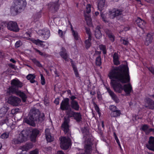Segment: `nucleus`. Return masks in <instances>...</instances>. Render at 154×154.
Instances as JSON below:
<instances>
[{
  "label": "nucleus",
  "instance_id": "nucleus-1",
  "mask_svg": "<svg viewBox=\"0 0 154 154\" xmlns=\"http://www.w3.org/2000/svg\"><path fill=\"white\" fill-rule=\"evenodd\" d=\"M108 76L111 79V85L115 91L121 93L124 90L127 95H129L133 91L130 84H125L122 86L114 80L116 79L123 83L130 82V77L127 64H122L118 67L112 66L109 72Z\"/></svg>",
  "mask_w": 154,
  "mask_h": 154
},
{
  "label": "nucleus",
  "instance_id": "nucleus-2",
  "mask_svg": "<svg viewBox=\"0 0 154 154\" xmlns=\"http://www.w3.org/2000/svg\"><path fill=\"white\" fill-rule=\"evenodd\" d=\"M11 86L9 88L8 90V92L15 94L22 98L23 102H26L27 98L26 95L21 91L17 90L18 88L22 87V83L17 79H15L11 81Z\"/></svg>",
  "mask_w": 154,
  "mask_h": 154
},
{
  "label": "nucleus",
  "instance_id": "nucleus-3",
  "mask_svg": "<svg viewBox=\"0 0 154 154\" xmlns=\"http://www.w3.org/2000/svg\"><path fill=\"white\" fill-rule=\"evenodd\" d=\"M40 112L38 109H31L28 116V118L25 120V122L28 124L35 126V121L38 120H42L44 119V115L43 113L41 114L40 117Z\"/></svg>",
  "mask_w": 154,
  "mask_h": 154
},
{
  "label": "nucleus",
  "instance_id": "nucleus-4",
  "mask_svg": "<svg viewBox=\"0 0 154 154\" xmlns=\"http://www.w3.org/2000/svg\"><path fill=\"white\" fill-rule=\"evenodd\" d=\"M26 5V0H14L11 8V14L14 15H16L23 10Z\"/></svg>",
  "mask_w": 154,
  "mask_h": 154
},
{
  "label": "nucleus",
  "instance_id": "nucleus-5",
  "mask_svg": "<svg viewBox=\"0 0 154 154\" xmlns=\"http://www.w3.org/2000/svg\"><path fill=\"white\" fill-rule=\"evenodd\" d=\"M121 14L122 12L121 11L117 9H114L109 12V14H108L106 12H104L103 13H101L100 15L103 21L105 23H107L109 21L108 16H109L112 19Z\"/></svg>",
  "mask_w": 154,
  "mask_h": 154
},
{
  "label": "nucleus",
  "instance_id": "nucleus-6",
  "mask_svg": "<svg viewBox=\"0 0 154 154\" xmlns=\"http://www.w3.org/2000/svg\"><path fill=\"white\" fill-rule=\"evenodd\" d=\"M75 112L71 109L68 110L66 112V115L68 118L65 117V120L62 125V129L65 133L69 132V126L68 123L69 121V118L73 117Z\"/></svg>",
  "mask_w": 154,
  "mask_h": 154
},
{
  "label": "nucleus",
  "instance_id": "nucleus-7",
  "mask_svg": "<svg viewBox=\"0 0 154 154\" xmlns=\"http://www.w3.org/2000/svg\"><path fill=\"white\" fill-rule=\"evenodd\" d=\"M71 145V140L69 138L62 137L60 138V146L63 149H67Z\"/></svg>",
  "mask_w": 154,
  "mask_h": 154
},
{
  "label": "nucleus",
  "instance_id": "nucleus-8",
  "mask_svg": "<svg viewBox=\"0 0 154 154\" xmlns=\"http://www.w3.org/2000/svg\"><path fill=\"white\" fill-rule=\"evenodd\" d=\"M8 102L13 106H17L20 104L21 100L17 97L12 96L9 97Z\"/></svg>",
  "mask_w": 154,
  "mask_h": 154
},
{
  "label": "nucleus",
  "instance_id": "nucleus-9",
  "mask_svg": "<svg viewBox=\"0 0 154 154\" xmlns=\"http://www.w3.org/2000/svg\"><path fill=\"white\" fill-rule=\"evenodd\" d=\"M38 33L40 36L45 40L48 39L50 35V31L47 29L39 30L38 31Z\"/></svg>",
  "mask_w": 154,
  "mask_h": 154
},
{
  "label": "nucleus",
  "instance_id": "nucleus-10",
  "mask_svg": "<svg viewBox=\"0 0 154 154\" xmlns=\"http://www.w3.org/2000/svg\"><path fill=\"white\" fill-rule=\"evenodd\" d=\"M7 25L8 29L10 30L17 32L19 30L17 23L15 22L10 21L8 23Z\"/></svg>",
  "mask_w": 154,
  "mask_h": 154
},
{
  "label": "nucleus",
  "instance_id": "nucleus-11",
  "mask_svg": "<svg viewBox=\"0 0 154 154\" xmlns=\"http://www.w3.org/2000/svg\"><path fill=\"white\" fill-rule=\"evenodd\" d=\"M86 32L88 35V38L85 41V47L87 48H88L91 45V33L90 29L86 28Z\"/></svg>",
  "mask_w": 154,
  "mask_h": 154
},
{
  "label": "nucleus",
  "instance_id": "nucleus-12",
  "mask_svg": "<svg viewBox=\"0 0 154 154\" xmlns=\"http://www.w3.org/2000/svg\"><path fill=\"white\" fill-rule=\"evenodd\" d=\"M69 99L68 98L64 99L62 100L60 108L63 110L68 109L69 107Z\"/></svg>",
  "mask_w": 154,
  "mask_h": 154
},
{
  "label": "nucleus",
  "instance_id": "nucleus-13",
  "mask_svg": "<svg viewBox=\"0 0 154 154\" xmlns=\"http://www.w3.org/2000/svg\"><path fill=\"white\" fill-rule=\"evenodd\" d=\"M59 0H57L55 2H52L48 5V7L50 9L53 11H56L58 9L59 4L58 2Z\"/></svg>",
  "mask_w": 154,
  "mask_h": 154
},
{
  "label": "nucleus",
  "instance_id": "nucleus-14",
  "mask_svg": "<svg viewBox=\"0 0 154 154\" xmlns=\"http://www.w3.org/2000/svg\"><path fill=\"white\" fill-rule=\"evenodd\" d=\"M91 143L90 140L88 139L87 142L85 146V154L81 153V154H90L91 151Z\"/></svg>",
  "mask_w": 154,
  "mask_h": 154
},
{
  "label": "nucleus",
  "instance_id": "nucleus-15",
  "mask_svg": "<svg viewBox=\"0 0 154 154\" xmlns=\"http://www.w3.org/2000/svg\"><path fill=\"white\" fill-rule=\"evenodd\" d=\"M147 148L149 150L154 151V137H150L148 143L146 145Z\"/></svg>",
  "mask_w": 154,
  "mask_h": 154
},
{
  "label": "nucleus",
  "instance_id": "nucleus-16",
  "mask_svg": "<svg viewBox=\"0 0 154 154\" xmlns=\"http://www.w3.org/2000/svg\"><path fill=\"white\" fill-rule=\"evenodd\" d=\"M25 132L23 131L22 132L19 134L18 138L19 140H21V143L26 141L27 140L28 135L27 134H24Z\"/></svg>",
  "mask_w": 154,
  "mask_h": 154
},
{
  "label": "nucleus",
  "instance_id": "nucleus-17",
  "mask_svg": "<svg viewBox=\"0 0 154 154\" xmlns=\"http://www.w3.org/2000/svg\"><path fill=\"white\" fill-rule=\"evenodd\" d=\"M145 102L147 104L146 107H148L149 108L153 109L154 108V102L149 98H146L145 99Z\"/></svg>",
  "mask_w": 154,
  "mask_h": 154
},
{
  "label": "nucleus",
  "instance_id": "nucleus-18",
  "mask_svg": "<svg viewBox=\"0 0 154 154\" xmlns=\"http://www.w3.org/2000/svg\"><path fill=\"white\" fill-rule=\"evenodd\" d=\"M70 106L72 109L76 111H78L80 108V106L78 102L75 100L71 101Z\"/></svg>",
  "mask_w": 154,
  "mask_h": 154
},
{
  "label": "nucleus",
  "instance_id": "nucleus-19",
  "mask_svg": "<svg viewBox=\"0 0 154 154\" xmlns=\"http://www.w3.org/2000/svg\"><path fill=\"white\" fill-rule=\"evenodd\" d=\"M45 134L47 140L48 142H51L54 140V138L52 137L50 133L49 129L47 128L45 130Z\"/></svg>",
  "mask_w": 154,
  "mask_h": 154
},
{
  "label": "nucleus",
  "instance_id": "nucleus-20",
  "mask_svg": "<svg viewBox=\"0 0 154 154\" xmlns=\"http://www.w3.org/2000/svg\"><path fill=\"white\" fill-rule=\"evenodd\" d=\"M39 131L37 129H34L32 131V133L30 137V139L31 141L35 142L36 138L39 134Z\"/></svg>",
  "mask_w": 154,
  "mask_h": 154
},
{
  "label": "nucleus",
  "instance_id": "nucleus-21",
  "mask_svg": "<svg viewBox=\"0 0 154 154\" xmlns=\"http://www.w3.org/2000/svg\"><path fill=\"white\" fill-rule=\"evenodd\" d=\"M107 91L109 93L112 99L115 101L116 103H118L119 102V100L117 97L113 92L110 89L108 88H107Z\"/></svg>",
  "mask_w": 154,
  "mask_h": 154
},
{
  "label": "nucleus",
  "instance_id": "nucleus-22",
  "mask_svg": "<svg viewBox=\"0 0 154 154\" xmlns=\"http://www.w3.org/2000/svg\"><path fill=\"white\" fill-rule=\"evenodd\" d=\"M136 22L137 26L141 28H143L146 24V22L145 21L139 17L136 20Z\"/></svg>",
  "mask_w": 154,
  "mask_h": 154
},
{
  "label": "nucleus",
  "instance_id": "nucleus-23",
  "mask_svg": "<svg viewBox=\"0 0 154 154\" xmlns=\"http://www.w3.org/2000/svg\"><path fill=\"white\" fill-rule=\"evenodd\" d=\"M60 54L61 56L65 60L68 61L69 59L68 58V55L66 52V49L62 48V51L60 53Z\"/></svg>",
  "mask_w": 154,
  "mask_h": 154
},
{
  "label": "nucleus",
  "instance_id": "nucleus-24",
  "mask_svg": "<svg viewBox=\"0 0 154 154\" xmlns=\"http://www.w3.org/2000/svg\"><path fill=\"white\" fill-rule=\"evenodd\" d=\"M32 42L35 44L40 45L42 47H44L45 45V43H46L44 42H42L39 39L35 40L33 39H31Z\"/></svg>",
  "mask_w": 154,
  "mask_h": 154
},
{
  "label": "nucleus",
  "instance_id": "nucleus-25",
  "mask_svg": "<svg viewBox=\"0 0 154 154\" xmlns=\"http://www.w3.org/2000/svg\"><path fill=\"white\" fill-rule=\"evenodd\" d=\"M113 61L114 65H118L120 64V61L119 60V57L118 54L116 53H115L113 55Z\"/></svg>",
  "mask_w": 154,
  "mask_h": 154
},
{
  "label": "nucleus",
  "instance_id": "nucleus-26",
  "mask_svg": "<svg viewBox=\"0 0 154 154\" xmlns=\"http://www.w3.org/2000/svg\"><path fill=\"white\" fill-rule=\"evenodd\" d=\"M152 40V36L150 34H148L146 37L144 41L145 45H149L151 43Z\"/></svg>",
  "mask_w": 154,
  "mask_h": 154
},
{
  "label": "nucleus",
  "instance_id": "nucleus-27",
  "mask_svg": "<svg viewBox=\"0 0 154 154\" xmlns=\"http://www.w3.org/2000/svg\"><path fill=\"white\" fill-rule=\"evenodd\" d=\"M105 3V0H99L98 2V10L101 11L104 6Z\"/></svg>",
  "mask_w": 154,
  "mask_h": 154
},
{
  "label": "nucleus",
  "instance_id": "nucleus-28",
  "mask_svg": "<svg viewBox=\"0 0 154 154\" xmlns=\"http://www.w3.org/2000/svg\"><path fill=\"white\" fill-rule=\"evenodd\" d=\"M99 28L100 27L97 26L95 32V35L97 39H100L102 37V34L99 29Z\"/></svg>",
  "mask_w": 154,
  "mask_h": 154
},
{
  "label": "nucleus",
  "instance_id": "nucleus-29",
  "mask_svg": "<svg viewBox=\"0 0 154 154\" xmlns=\"http://www.w3.org/2000/svg\"><path fill=\"white\" fill-rule=\"evenodd\" d=\"M35 76L34 74H29L26 76L27 79L29 80L31 83H34L35 81Z\"/></svg>",
  "mask_w": 154,
  "mask_h": 154
},
{
  "label": "nucleus",
  "instance_id": "nucleus-30",
  "mask_svg": "<svg viewBox=\"0 0 154 154\" xmlns=\"http://www.w3.org/2000/svg\"><path fill=\"white\" fill-rule=\"evenodd\" d=\"M8 109L7 108L3 107L0 109V117H2L5 115Z\"/></svg>",
  "mask_w": 154,
  "mask_h": 154
},
{
  "label": "nucleus",
  "instance_id": "nucleus-31",
  "mask_svg": "<svg viewBox=\"0 0 154 154\" xmlns=\"http://www.w3.org/2000/svg\"><path fill=\"white\" fill-rule=\"evenodd\" d=\"M71 29L72 31V35L73 36L75 39L76 40H79L80 39V38L78 35L77 32L76 31H75L74 30L72 26L71 28Z\"/></svg>",
  "mask_w": 154,
  "mask_h": 154
},
{
  "label": "nucleus",
  "instance_id": "nucleus-32",
  "mask_svg": "<svg viewBox=\"0 0 154 154\" xmlns=\"http://www.w3.org/2000/svg\"><path fill=\"white\" fill-rule=\"evenodd\" d=\"M142 129L145 132L146 134H148L152 130L151 129H149L148 126L146 125H143L142 127Z\"/></svg>",
  "mask_w": 154,
  "mask_h": 154
},
{
  "label": "nucleus",
  "instance_id": "nucleus-33",
  "mask_svg": "<svg viewBox=\"0 0 154 154\" xmlns=\"http://www.w3.org/2000/svg\"><path fill=\"white\" fill-rule=\"evenodd\" d=\"M121 113L120 111L117 109L116 111L112 112L110 114V115L112 117H117L119 116Z\"/></svg>",
  "mask_w": 154,
  "mask_h": 154
},
{
  "label": "nucleus",
  "instance_id": "nucleus-34",
  "mask_svg": "<svg viewBox=\"0 0 154 154\" xmlns=\"http://www.w3.org/2000/svg\"><path fill=\"white\" fill-rule=\"evenodd\" d=\"M73 117L74 119L78 122L80 121L82 119L81 115L80 113L79 112H75Z\"/></svg>",
  "mask_w": 154,
  "mask_h": 154
},
{
  "label": "nucleus",
  "instance_id": "nucleus-35",
  "mask_svg": "<svg viewBox=\"0 0 154 154\" xmlns=\"http://www.w3.org/2000/svg\"><path fill=\"white\" fill-rule=\"evenodd\" d=\"M33 147V145L31 143H29L26 144L22 147V149L25 150L27 151L29 149L32 148Z\"/></svg>",
  "mask_w": 154,
  "mask_h": 154
},
{
  "label": "nucleus",
  "instance_id": "nucleus-36",
  "mask_svg": "<svg viewBox=\"0 0 154 154\" xmlns=\"http://www.w3.org/2000/svg\"><path fill=\"white\" fill-rule=\"evenodd\" d=\"M71 65L73 69L74 70L75 76L77 78L79 77V74L78 72L77 68L73 64L72 61H71Z\"/></svg>",
  "mask_w": 154,
  "mask_h": 154
},
{
  "label": "nucleus",
  "instance_id": "nucleus-37",
  "mask_svg": "<svg viewBox=\"0 0 154 154\" xmlns=\"http://www.w3.org/2000/svg\"><path fill=\"white\" fill-rule=\"evenodd\" d=\"M85 20L86 21L87 23L88 26H92V23L91 22V19L89 15L85 16Z\"/></svg>",
  "mask_w": 154,
  "mask_h": 154
},
{
  "label": "nucleus",
  "instance_id": "nucleus-38",
  "mask_svg": "<svg viewBox=\"0 0 154 154\" xmlns=\"http://www.w3.org/2000/svg\"><path fill=\"white\" fill-rule=\"evenodd\" d=\"M58 34L60 37L62 38H64L65 35L66 33V31H63L62 30L59 29L58 30Z\"/></svg>",
  "mask_w": 154,
  "mask_h": 154
},
{
  "label": "nucleus",
  "instance_id": "nucleus-39",
  "mask_svg": "<svg viewBox=\"0 0 154 154\" xmlns=\"http://www.w3.org/2000/svg\"><path fill=\"white\" fill-rule=\"evenodd\" d=\"M21 140H19L17 137L13 140L12 143L14 144H19L21 143Z\"/></svg>",
  "mask_w": 154,
  "mask_h": 154
},
{
  "label": "nucleus",
  "instance_id": "nucleus-40",
  "mask_svg": "<svg viewBox=\"0 0 154 154\" xmlns=\"http://www.w3.org/2000/svg\"><path fill=\"white\" fill-rule=\"evenodd\" d=\"M32 62L38 66L40 67L42 66L41 64L35 58H33L32 59Z\"/></svg>",
  "mask_w": 154,
  "mask_h": 154
},
{
  "label": "nucleus",
  "instance_id": "nucleus-41",
  "mask_svg": "<svg viewBox=\"0 0 154 154\" xmlns=\"http://www.w3.org/2000/svg\"><path fill=\"white\" fill-rule=\"evenodd\" d=\"M100 49L102 50L103 54H105L106 53V48L105 46L103 45H100L99 46Z\"/></svg>",
  "mask_w": 154,
  "mask_h": 154
},
{
  "label": "nucleus",
  "instance_id": "nucleus-42",
  "mask_svg": "<svg viewBox=\"0 0 154 154\" xmlns=\"http://www.w3.org/2000/svg\"><path fill=\"white\" fill-rule=\"evenodd\" d=\"M96 63L97 65L100 66L101 63V59L100 56L97 57L96 60Z\"/></svg>",
  "mask_w": 154,
  "mask_h": 154
},
{
  "label": "nucleus",
  "instance_id": "nucleus-43",
  "mask_svg": "<svg viewBox=\"0 0 154 154\" xmlns=\"http://www.w3.org/2000/svg\"><path fill=\"white\" fill-rule=\"evenodd\" d=\"M106 32L108 35V36L109 38H110V40L112 42H113L115 40L114 36L111 33H110V32L108 33L106 31Z\"/></svg>",
  "mask_w": 154,
  "mask_h": 154
},
{
  "label": "nucleus",
  "instance_id": "nucleus-44",
  "mask_svg": "<svg viewBox=\"0 0 154 154\" xmlns=\"http://www.w3.org/2000/svg\"><path fill=\"white\" fill-rule=\"evenodd\" d=\"M91 5L90 4H88L87 5L86 7V11L87 13H89L91 12Z\"/></svg>",
  "mask_w": 154,
  "mask_h": 154
},
{
  "label": "nucleus",
  "instance_id": "nucleus-45",
  "mask_svg": "<svg viewBox=\"0 0 154 154\" xmlns=\"http://www.w3.org/2000/svg\"><path fill=\"white\" fill-rule=\"evenodd\" d=\"M9 134L8 133L5 132L2 134L1 136V138L4 139L7 138L9 136Z\"/></svg>",
  "mask_w": 154,
  "mask_h": 154
},
{
  "label": "nucleus",
  "instance_id": "nucleus-46",
  "mask_svg": "<svg viewBox=\"0 0 154 154\" xmlns=\"http://www.w3.org/2000/svg\"><path fill=\"white\" fill-rule=\"evenodd\" d=\"M41 83L42 85H44L45 84V79L42 74H40Z\"/></svg>",
  "mask_w": 154,
  "mask_h": 154
},
{
  "label": "nucleus",
  "instance_id": "nucleus-47",
  "mask_svg": "<svg viewBox=\"0 0 154 154\" xmlns=\"http://www.w3.org/2000/svg\"><path fill=\"white\" fill-rule=\"evenodd\" d=\"M120 41L122 43L125 45H127L128 43V41L127 40H125L123 38H121Z\"/></svg>",
  "mask_w": 154,
  "mask_h": 154
},
{
  "label": "nucleus",
  "instance_id": "nucleus-48",
  "mask_svg": "<svg viewBox=\"0 0 154 154\" xmlns=\"http://www.w3.org/2000/svg\"><path fill=\"white\" fill-rule=\"evenodd\" d=\"M109 109L112 111V112H113L114 111H116L117 110V107L116 106L114 105H111L109 107Z\"/></svg>",
  "mask_w": 154,
  "mask_h": 154
},
{
  "label": "nucleus",
  "instance_id": "nucleus-49",
  "mask_svg": "<svg viewBox=\"0 0 154 154\" xmlns=\"http://www.w3.org/2000/svg\"><path fill=\"white\" fill-rule=\"evenodd\" d=\"M38 149H36L35 150L29 152V154H38Z\"/></svg>",
  "mask_w": 154,
  "mask_h": 154
},
{
  "label": "nucleus",
  "instance_id": "nucleus-50",
  "mask_svg": "<svg viewBox=\"0 0 154 154\" xmlns=\"http://www.w3.org/2000/svg\"><path fill=\"white\" fill-rule=\"evenodd\" d=\"M21 44V42L20 41H18L15 44V46L16 48L19 47Z\"/></svg>",
  "mask_w": 154,
  "mask_h": 154
},
{
  "label": "nucleus",
  "instance_id": "nucleus-51",
  "mask_svg": "<svg viewBox=\"0 0 154 154\" xmlns=\"http://www.w3.org/2000/svg\"><path fill=\"white\" fill-rule=\"evenodd\" d=\"M34 50H35L36 52L38 53V54L40 55H41V56H45V54H44V53H42V52H41L39 50L35 48V49H34Z\"/></svg>",
  "mask_w": 154,
  "mask_h": 154
},
{
  "label": "nucleus",
  "instance_id": "nucleus-52",
  "mask_svg": "<svg viewBox=\"0 0 154 154\" xmlns=\"http://www.w3.org/2000/svg\"><path fill=\"white\" fill-rule=\"evenodd\" d=\"M149 69L154 75V69L152 67H150L149 68Z\"/></svg>",
  "mask_w": 154,
  "mask_h": 154
},
{
  "label": "nucleus",
  "instance_id": "nucleus-53",
  "mask_svg": "<svg viewBox=\"0 0 154 154\" xmlns=\"http://www.w3.org/2000/svg\"><path fill=\"white\" fill-rule=\"evenodd\" d=\"M54 103L56 105H58L59 104V99L58 98L56 99L54 101Z\"/></svg>",
  "mask_w": 154,
  "mask_h": 154
},
{
  "label": "nucleus",
  "instance_id": "nucleus-54",
  "mask_svg": "<svg viewBox=\"0 0 154 154\" xmlns=\"http://www.w3.org/2000/svg\"><path fill=\"white\" fill-rule=\"evenodd\" d=\"M95 109L97 112L98 114L100 115V112L99 109V108L97 106L95 107Z\"/></svg>",
  "mask_w": 154,
  "mask_h": 154
},
{
  "label": "nucleus",
  "instance_id": "nucleus-55",
  "mask_svg": "<svg viewBox=\"0 0 154 154\" xmlns=\"http://www.w3.org/2000/svg\"><path fill=\"white\" fill-rule=\"evenodd\" d=\"M24 150L23 149V150H21L20 151L17 152V154H25V153H24Z\"/></svg>",
  "mask_w": 154,
  "mask_h": 154
},
{
  "label": "nucleus",
  "instance_id": "nucleus-56",
  "mask_svg": "<svg viewBox=\"0 0 154 154\" xmlns=\"http://www.w3.org/2000/svg\"><path fill=\"white\" fill-rule=\"evenodd\" d=\"M116 142L118 143L119 146L120 148H121V144H120V142H119V139H118L117 140H116Z\"/></svg>",
  "mask_w": 154,
  "mask_h": 154
},
{
  "label": "nucleus",
  "instance_id": "nucleus-57",
  "mask_svg": "<svg viewBox=\"0 0 154 154\" xmlns=\"http://www.w3.org/2000/svg\"><path fill=\"white\" fill-rule=\"evenodd\" d=\"M76 98V97L74 96H72L70 97V99L71 100V101L75 100L74 99Z\"/></svg>",
  "mask_w": 154,
  "mask_h": 154
},
{
  "label": "nucleus",
  "instance_id": "nucleus-58",
  "mask_svg": "<svg viewBox=\"0 0 154 154\" xmlns=\"http://www.w3.org/2000/svg\"><path fill=\"white\" fill-rule=\"evenodd\" d=\"M57 154H64L62 151H59L57 152Z\"/></svg>",
  "mask_w": 154,
  "mask_h": 154
},
{
  "label": "nucleus",
  "instance_id": "nucleus-59",
  "mask_svg": "<svg viewBox=\"0 0 154 154\" xmlns=\"http://www.w3.org/2000/svg\"><path fill=\"white\" fill-rule=\"evenodd\" d=\"M10 61L14 63H15L16 61L13 59H11Z\"/></svg>",
  "mask_w": 154,
  "mask_h": 154
},
{
  "label": "nucleus",
  "instance_id": "nucleus-60",
  "mask_svg": "<svg viewBox=\"0 0 154 154\" xmlns=\"http://www.w3.org/2000/svg\"><path fill=\"white\" fill-rule=\"evenodd\" d=\"M114 134L115 139V140H116L118 139V138L117 137V136L116 135V133H114Z\"/></svg>",
  "mask_w": 154,
  "mask_h": 154
},
{
  "label": "nucleus",
  "instance_id": "nucleus-61",
  "mask_svg": "<svg viewBox=\"0 0 154 154\" xmlns=\"http://www.w3.org/2000/svg\"><path fill=\"white\" fill-rule=\"evenodd\" d=\"M99 14V13L98 12H96L95 13V14H94V16H97Z\"/></svg>",
  "mask_w": 154,
  "mask_h": 154
},
{
  "label": "nucleus",
  "instance_id": "nucleus-62",
  "mask_svg": "<svg viewBox=\"0 0 154 154\" xmlns=\"http://www.w3.org/2000/svg\"><path fill=\"white\" fill-rule=\"evenodd\" d=\"M101 124H102V127L103 128H104V122H103V121H102L101 122Z\"/></svg>",
  "mask_w": 154,
  "mask_h": 154
},
{
  "label": "nucleus",
  "instance_id": "nucleus-63",
  "mask_svg": "<svg viewBox=\"0 0 154 154\" xmlns=\"http://www.w3.org/2000/svg\"><path fill=\"white\" fill-rule=\"evenodd\" d=\"M129 29V28L128 27L125 28L124 29V30L125 31H127Z\"/></svg>",
  "mask_w": 154,
  "mask_h": 154
},
{
  "label": "nucleus",
  "instance_id": "nucleus-64",
  "mask_svg": "<svg viewBox=\"0 0 154 154\" xmlns=\"http://www.w3.org/2000/svg\"><path fill=\"white\" fill-rule=\"evenodd\" d=\"M150 97L152 99H154V94L152 95H151Z\"/></svg>",
  "mask_w": 154,
  "mask_h": 154
}]
</instances>
